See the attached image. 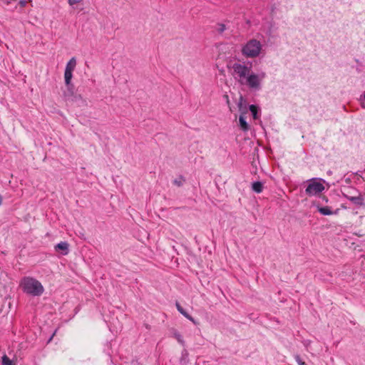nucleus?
<instances>
[{"label":"nucleus","mask_w":365,"mask_h":365,"mask_svg":"<svg viewBox=\"0 0 365 365\" xmlns=\"http://www.w3.org/2000/svg\"><path fill=\"white\" fill-rule=\"evenodd\" d=\"M262 51V43L257 39H250L245 43L241 49L242 54L246 58L258 57Z\"/></svg>","instance_id":"obj_3"},{"label":"nucleus","mask_w":365,"mask_h":365,"mask_svg":"<svg viewBox=\"0 0 365 365\" xmlns=\"http://www.w3.org/2000/svg\"><path fill=\"white\" fill-rule=\"evenodd\" d=\"M77 62L75 57H72L66 63L65 71L72 72L75 70Z\"/></svg>","instance_id":"obj_7"},{"label":"nucleus","mask_w":365,"mask_h":365,"mask_svg":"<svg viewBox=\"0 0 365 365\" xmlns=\"http://www.w3.org/2000/svg\"><path fill=\"white\" fill-rule=\"evenodd\" d=\"M26 3H27V2H26V1H25V0H21V1H19V4H20V6H21V7H24V6H26Z\"/></svg>","instance_id":"obj_24"},{"label":"nucleus","mask_w":365,"mask_h":365,"mask_svg":"<svg viewBox=\"0 0 365 365\" xmlns=\"http://www.w3.org/2000/svg\"><path fill=\"white\" fill-rule=\"evenodd\" d=\"M224 97H225V98L226 100L227 103L229 105L230 104V100H229L228 96L227 95H225Z\"/></svg>","instance_id":"obj_25"},{"label":"nucleus","mask_w":365,"mask_h":365,"mask_svg":"<svg viewBox=\"0 0 365 365\" xmlns=\"http://www.w3.org/2000/svg\"><path fill=\"white\" fill-rule=\"evenodd\" d=\"M294 358L299 365H307L305 362L302 360L299 355H296Z\"/></svg>","instance_id":"obj_18"},{"label":"nucleus","mask_w":365,"mask_h":365,"mask_svg":"<svg viewBox=\"0 0 365 365\" xmlns=\"http://www.w3.org/2000/svg\"><path fill=\"white\" fill-rule=\"evenodd\" d=\"M19 287L24 293L33 297H39L44 292L42 284L31 277H24L19 282Z\"/></svg>","instance_id":"obj_2"},{"label":"nucleus","mask_w":365,"mask_h":365,"mask_svg":"<svg viewBox=\"0 0 365 365\" xmlns=\"http://www.w3.org/2000/svg\"><path fill=\"white\" fill-rule=\"evenodd\" d=\"M360 101H361V107L365 108V93L361 96Z\"/></svg>","instance_id":"obj_19"},{"label":"nucleus","mask_w":365,"mask_h":365,"mask_svg":"<svg viewBox=\"0 0 365 365\" xmlns=\"http://www.w3.org/2000/svg\"><path fill=\"white\" fill-rule=\"evenodd\" d=\"M184 181V178L182 176H180L179 178L174 180L173 183L175 185L180 187L183 185Z\"/></svg>","instance_id":"obj_13"},{"label":"nucleus","mask_w":365,"mask_h":365,"mask_svg":"<svg viewBox=\"0 0 365 365\" xmlns=\"http://www.w3.org/2000/svg\"><path fill=\"white\" fill-rule=\"evenodd\" d=\"M321 180L322 179H313L310 180L305 190L306 194L309 196H313L317 195L321 193L323 190H324L325 187L324 185L321 182Z\"/></svg>","instance_id":"obj_4"},{"label":"nucleus","mask_w":365,"mask_h":365,"mask_svg":"<svg viewBox=\"0 0 365 365\" xmlns=\"http://www.w3.org/2000/svg\"><path fill=\"white\" fill-rule=\"evenodd\" d=\"M56 251H63V255H66L68 252V244L66 242H61L55 246Z\"/></svg>","instance_id":"obj_6"},{"label":"nucleus","mask_w":365,"mask_h":365,"mask_svg":"<svg viewBox=\"0 0 365 365\" xmlns=\"http://www.w3.org/2000/svg\"><path fill=\"white\" fill-rule=\"evenodd\" d=\"M187 319H189L190 321H191L193 324H197V322L194 319L193 317H192V316H190V314H188V317H186Z\"/></svg>","instance_id":"obj_21"},{"label":"nucleus","mask_w":365,"mask_h":365,"mask_svg":"<svg viewBox=\"0 0 365 365\" xmlns=\"http://www.w3.org/2000/svg\"><path fill=\"white\" fill-rule=\"evenodd\" d=\"M344 195L348 200H349L354 205H358V206H361L364 205V199L361 197V196L359 194L356 196H349L345 194H344Z\"/></svg>","instance_id":"obj_5"},{"label":"nucleus","mask_w":365,"mask_h":365,"mask_svg":"<svg viewBox=\"0 0 365 365\" xmlns=\"http://www.w3.org/2000/svg\"><path fill=\"white\" fill-rule=\"evenodd\" d=\"M318 211L324 215H330L333 214L332 211L329 207H322L318 208Z\"/></svg>","instance_id":"obj_11"},{"label":"nucleus","mask_w":365,"mask_h":365,"mask_svg":"<svg viewBox=\"0 0 365 365\" xmlns=\"http://www.w3.org/2000/svg\"><path fill=\"white\" fill-rule=\"evenodd\" d=\"M174 337L178 340V341L181 344H184V340H183V338L182 336V335L178 332V331H175L174 332Z\"/></svg>","instance_id":"obj_14"},{"label":"nucleus","mask_w":365,"mask_h":365,"mask_svg":"<svg viewBox=\"0 0 365 365\" xmlns=\"http://www.w3.org/2000/svg\"><path fill=\"white\" fill-rule=\"evenodd\" d=\"M83 1V0H68V4L73 7V9H76V7L75 5L80 4Z\"/></svg>","instance_id":"obj_15"},{"label":"nucleus","mask_w":365,"mask_h":365,"mask_svg":"<svg viewBox=\"0 0 365 365\" xmlns=\"http://www.w3.org/2000/svg\"><path fill=\"white\" fill-rule=\"evenodd\" d=\"M217 31H218V32H219V33H222L223 31H225V29H226V26H225V24H217Z\"/></svg>","instance_id":"obj_17"},{"label":"nucleus","mask_w":365,"mask_h":365,"mask_svg":"<svg viewBox=\"0 0 365 365\" xmlns=\"http://www.w3.org/2000/svg\"><path fill=\"white\" fill-rule=\"evenodd\" d=\"M240 126L243 131H247L250 128L248 123L245 120L244 115H240L239 118Z\"/></svg>","instance_id":"obj_8"},{"label":"nucleus","mask_w":365,"mask_h":365,"mask_svg":"<svg viewBox=\"0 0 365 365\" xmlns=\"http://www.w3.org/2000/svg\"><path fill=\"white\" fill-rule=\"evenodd\" d=\"M175 306L179 312L183 309L178 302H176Z\"/></svg>","instance_id":"obj_23"},{"label":"nucleus","mask_w":365,"mask_h":365,"mask_svg":"<svg viewBox=\"0 0 365 365\" xmlns=\"http://www.w3.org/2000/svg\"><path fill=\"white\" fill-rule=\"evenodd\" d=\"M187 319H189L190 321H191L193 324H197V322L194 319L193 317H192V316H190V314H188V317H186Z\"/></svg>","instance_id":"obj_20"},{"label":"nucleus","mask_w":365,"mask_h":365,"mask_svg":"<svg viewBox=\"0 0 365 365\" xmlns=\"http://www.w3.org/2000/svg\"><path fill=\"white\" fill-rule=\"evenodd\" d=\"M73 78V73L65 71L64 72V79L66 85L69 87L71 83V79Z\"/></svg>","instance_id":"obj_10"},{"label":"nucleus","mask_w":365,"mask_h":365,"mask_svg":"<svg viewBox=\"0 0 365 365\" xmlns=\"http://www.w3.org/2000/svg\"><path fill=\"white\" fill-rule=\"evenodd\" d=\"M2 364L4 365H13L12 361L10 360L9 357H7L6 355H4L2 357Z\"/></svg>","instance_id":"obj_16"},{"label":"nucleus","mask_w":365,"mask_h":365,"mask_svg":"<svg viewBox=\"0 0 365 365\" xmlns=\"http://www.w3.org/2000/svg\"><path fill=\"white\" fill-rule=\"evenodd\" d=\"M228 68L233 78L240 86H246L252 91H259L262 89L263 81L267 77L264 71L254 73L252 64L249 65L244 61L231 63Z\"/></svg>","instance_id":"obj_1"},{"label":"nucleus","mask_w":365,"mask_h":365,"mask_svg":"<svg viewBox=\"0 0 365 365\" xmlns=\"http://www.w3.org/2000/svg\"><path fill=\"white\" fill-rule=\"evenodd\" d=\"M180 313L182 314L185 317H187L189 314L184 309H182L181 312H180Z\"/></svg>","instance_id":"obj_22"},{"label":"nucleus","mask_w":365,"mask_h":365,"mask_svg":"<svg viewBox=\"0 0 365 365\" xmlns=\"http://www.w3.org/2000/svg\"><path fill=\"white\" fill-rule=\"evenodd\" d=\"M263 187H264V186H263L262 182H261L259 181L254 182L252 184V190L257 193L262 192L263 190Z\"/></svg>","instance_id":"obj_9"},{"label":"nucleus","mask_w":365,"mask_h":365,"mask_svg":"<svg viewBox=\"0 0 365 365\" xmlns=\"http://www.w3.org/2000/svg\"><path fill=\"white\" fill-rule=\"evenodd\" d=\"M250 112L252 113V115H253V118L255 119H257L258 118V116H257V111H258V108L255 106V105H250Z\"/></svg>","instance_id":"obj_12"}]
</instances>
